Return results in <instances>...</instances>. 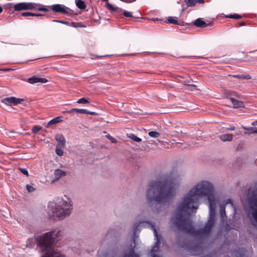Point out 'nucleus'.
Returning a JSON list of instances; mask_svg holds the SVG:
<instances>
[{
    "instance_id": "f257e3e1",
    "label": "nucleus",
    "mask_w": 257,
    "mask_h": 257,
    "mask_svg": "<svg viewBox=\"0 0 257 257\" xmlns=\"http://www.w3.org/2000/svg\"><path fill=\"white\" fill-rule=\"evenodd\" d=\"M209 182L197 183L178 205L171 222L180 231L204 238L209 236L215 224L218 201Z\"/></svg>"
},
{
    "instance_id": "f03ea898",
    "label": "nucleus",
    "mask_w": 257,
    "mask_h": 257,
    "mask_svg": "<svg viewBox=\"0 0 257 257\" xmlns=\"http://www.w3.org/2000/svg\"><path fill=\"white\" fill-rule=\"evenodd\" d=\"M179 179L174 174H166L156 181L150 183L147 199L153 211L159 212L165 204H169L175 195Z\"/></svg>"
},
{
    "instance_id": "7ed1b4c3",
    "label": "nucleus",
    "mask_w": 257,
    "mask_h": 257,
    "mask_svg": "<svg viewBox=\"0 0 257 257\" xmlns=\"http://www.w3.org/2000/svg\"><path fill=\"white\" fill-rule=\"evenodd\" d=\"M61 231H51L37 238H29L26 241V246L29 248H33L36 243L45 253L41 257H64L55 247L56 243L60 238Z\"/></svg>"
},
{
    "instance_id": "20e7f679",
    "label": "nucleus",
    "mask_w": 257,
    "mask_h": 257,
    "mask_svg": "<svg viewBox=\"0 0 257 257\" xmlns=\"http://www.w3.org/2000/svg\"><path fill=\"white\" fill-rule=\"evenodd\" d=\"M64 200L58 198L50 202L48 206V213L51 217L62 219L70 215L72 210V203L70 199Z\"/></svg>"
},
{
    "instance_id": "39448f33",
    "label": "nucleus",
    "mask_w": 257,
    "mask_h": 257,
    "mask_svg": "<svg viewBox=\"0 0 257 257\" xmlns=\"http://www.w3.org/2000/svg\"><path fill=\"white\" fill-rule=\"evenodd\" d=\"M149 228L153 231L155 243L152 246L151 251L149 252L150 257H160L157 255V253L159 252L161 240L162 239L161 235L158 233L157 230L155 227V226L151 222L147 221H141L139 222L136 223L134 225L133 228V237L135 238V236L139 229L138 228L139 227ZM134 242L135 243V238H133Z\"/></svg>"
},
{
    "instance_id": "423d86ee",
    "label": "nucleus",
    "mask_w": 257,
    "mask_h": 257,
    "mask_svg": "<svg viewBox=\"0 0 257 257\" xmlns=\"http://www.w3.org/2000/svg\"><path fill=\"white\" fill-rule=\"evenodd\" d=\"M38 5L33 3L22 2L15 5L14 8L16 11H21L28 10H34Z\"/></svg>"
},
{
    "instance_id": "0eeeda50",
    "label": "nucleus",
    "mask_w": 257,
    "mask_h": 257,
    "mask_svg": "<svg viewBox=\"0 0 257 257\" xmlns=\"http://www.w3.org/2000/svg\"><path fill=\"white\" fill-rule=\"evenodd\" d=\"M229 204L231 207L233 209L234 213H236V207L231 199H227L225 201L224 204H221L220 206V215L221 216L222 220L224 221L227 219V216L225 213V205Z\"/></svg>"
},
{
    "instance_id": "6e6552de",
    "label": "nucleus",
    "mask_w": 257,
    "mask_h": 257,
    "mask_svg": "<svg viewBox=\"0 0 257 257\" xmlns=\"http://www.w3.org/2000/svg\"><path fill=\"white\" fill-rule=\"evenodd\" d=\"M24 100L22 98H17L15 97H6L2 99L1 102L7 105H17L20 104Z\"/></svg>"
},
{
    "instance_id": "1a4fd4ad",
    "label": "nucleus",
    "mask_w": 257,
    "mask_h": 257,
    "mask_svg": "<svg viewBox=\"0 0 257 257\" xmlns=\"http://www.w3.org/2000/svg\"><path fill=\"white\" fill-rule=\"evenodd\" d=\"M52 10L56 13L68 14L69 9L64 5L56 4L52 6Z\"/></svg>"
},
{
    "instance_id": "9d476101",
    "label": "nucleus",
    "mask_w": 257,
    "mask_h": 257,
    "mask_svg": "<svg viewBox=\"0 0 257 257\" xmlns=\"http://www.w3.org/2000/svg\"><path fill=\"white\" fill-rule=\"evenodd\" d=\"M27 81L30 84H35L37 83H45L48 82V80L45 78H40L33 76L28 78Z\"/></svg>"
},
{
    "instance_id": "9b49d317",
    "label": "nucleus",
    "mask_w": 257,
    "mask_h": 257,
    "mask_svg": "<svg viewBox=\"0 0 257 257\" xmlns=\"http://www.w3.org/2000/svg\"><path fill=\"white\" fill-rule=\"evenodd\" d=\"M55 140L58 143L57 146L60 147L64 148L66 145V140L62 134H57L55 136Z\"/></svg>"
},
{
    "instance_id": "f8f14e48",
    "label": "nucleus",
    "mask_w": 257,
    "mask_h": 257,
    "mask_svg": "<svg viewBox=\"0 0 257 257\" xmlns=\"http://www.w3.org/2000/svg\"><path fill=\"white\" fill-rule=\"evenodd\" d=\"M102 2L107 3L105 5L106 8L111 12H115L117 11L118 12H122L123 10L119 8L118 7H114L112 5L108 2V0H101Z\"/></svg>"
},
{
    "instance_id": "ddd939ff",
    "label": "nucleus",
    "mask_w": 257,
    "mask_h": 257,
    "mask_svg": "<svg viewBox=\"0 0 257 257\" xmlns=\"http://www.w3.org/2000/svg\"><path fill=\"white\" fill-rule=\"evenodd\" d=\"M67 112L72 113L74 112H76L77 113H84V114H94L95 112L92 111H89L85 109H79V108H72L69 111H67Z\"/></svg>"
},
{
    "instance_id": "4468645a",
    "label": "nucleus",
    "mask_w": 257,
    "mask_h": 257,
    "mask_svg": "<svg viewBox=\"0 0 257 257\" xmlns=\"http://www.w3.org/2000/svg\"><path fill=\"white\" fill-rule=\"evenodd\" d=\"M55 179L56 180H59L61 178L66 176V173L61 169H57L54 171Z\"/></svg>"
},
{
    "instance_id": "2eb2a0df",
    "label": "nucleus",
    "mask_w": 257,
    "mask_h": 257,
    "mask_svg": "<svg viewBox=\"0 0 257 257\" xmlns=\"http://www.w3.org/2000/svg\"><path fill=\"white\" fill-rule=\"evenodd\" d=\"M230 99L233 105V108H237L244 107V104L242 101L238 100L233 97H230Z\"/></svg>"
},
{
    "instance_id": "dca6fc26",
    "label": "nucleus",
    "mask_w": 257,
    "mask_h": 257,
    "mask_svg": "<svg viewBox=\"0 0 257 257\" xmlns=\"http://www.w3.org/2000/svg\"><path fill=\"white\" fill-rule=\"evenodd\" d=\"M193 23L197 27H205L208 26L201 18L197 19Z\"/></svg>"
},
{
    "instance_id": "f3484780",
    "label": "nucleus",
    "mask_w": 257,
    "mask_h": 257,
    "mask_svg": "<svg viewBox=\"0 0 257 257\" xmlns=\"http://www.w3.org/2000/svg\"><path fill=\"white\" fill-rule=\"evenodd\" d=\"M233 136L231 134H222L219 136V138L222 142H230L232 140Z\"/></svg>"
},
{
    "instance_id": "a211bd4d",
    "label": "nucleus",
    "mask_w": 257,
    "mask_h": 257,
    "mask_svg": "<svg viewBox=\"0 0 257 257\" xmlns=\"http://www.w3.org/2000/svg\"><path fill=\"white\" fill-rule=\"evenodd\" d=\"M62 121L61 117L58 116L52 119H51L50 121H49V122L47 124L46 127H49L50 125L53 124H55L58 122H60Z\"/></svg>"
},
{
    "instance_id": "6ab92c4d",
    "label": "nucleus",
    "mask_w": 257,
    "mask_h": 257,
    "mask_svg": "<svg viewBox=\"0 0 257 257\" xmlns=\"http://www.w3.org/2000/svg\"><path fill=\"white\" fill-rule=\"evenodd\" d=\"M123 257H139L137 253L135 252L134 248H132L128 252H125Z\"/></svg>"
},
{
    "instance_id": "aec40b11",
    "label": "nucleus",
    "mask_w": 257,
    "mask_h": 257,
    "mask_svg": "<svg viewBox=\"0 0 257 257\" xmlns=\"http://www.w3.org/2000/svg\"><path fill=\"white\" fill-rule=\"evenodd\" d=\"M242 127L247 131H250V132H245V134L250 135V134H257V127H246L242 126Z\"/></svg>"
},
{
    "instance_id": "412c9836",
    "label": "nucleus",
    "mask_w": 257,
    "mask_h": 257,
    "mask_svg": "<svg viewBox=\"0 0 257 257\" xmlns=\"http://www.w3.org/2000/svg\"><path fill=\"white\" fill-rule=\"evenodd\" d=\"M76 6L81 10H84L86 8L85 3L82 0H75Z\"/></svg>"
},
{
    "instance_id": "4be33fe9",
    "label": "nucleus",
    "mask_w": 257,
    "mask_h": 257,
    "mask_svg": "<svg viewBox=\"0 0 257 257\" xmlns=\"http://www.w3.org/2000/svg\"><path fill=\"white\" fill-rule=\"evenodd\" d=\"M188 7H194L196 4V0H184Z\"/></svg>"
},
{
    "instance_id": "5701e85b",
    "label": "nucleus",
    "mask_w": 257,
    "mask_h": 257,
    "mask_svg": "<svg viewBox=\"0 0 257 257\" xmlns=\"http://www.w3.org/2000/svg\"><path fill=\"white\" fill-rule=\"evenodd\" d=\"M168 21L169 23L170 24L178 25L177 18L176 17H169L168 18Z\"/></svg>"
},
{
    "instance_id": "b1692460",
    "label": "nucleus",
    "mask_w": 257,
    "mask_h": 257,
    "mask_svg": "<svg viewBox=\"0 0 257 257\" xmlns=\"http://www.w3.org/2000/svg\"><path fill=\"white\" fill-rule=\"evenodd\" d=\"M148 134L150 137L153 138H157L160 136V134L159 133L154 131H151L149 132Z\"/></svg>"
},
{
    "instance_id": "393cba45",
    "label": "nucleus",
    "mask_w": 257,
    "mask_h": 257,
    "mask_svg": "<svg viewBox=\"0 0 257 257\" xmlns=\"http://www.w3.org/2000/svg\"><path fill=\"white\" fill-rule=\"evenodd\" d=\"M129 138L134 141L136 142H140L142 141V139L141 138L138 137L134 134H130V135L129 136Z\"/></svg>"
},
{
    "instance_id": "a878e982",
    "label": "nucleus",
    "mask_w": 257,
    "mask_h": 257,
    "mask_svg": "<svg viewBox=\"0 0 257 257\" xmlns=\"http://www.w3.org/2000/svg\"><path fill=\"white\" fill-rule=\"evenodd\" d=\"M62 147H60L59 146H57L56 148L55 152L56 154L59 156H63L64 154V152L61 149Z\"/></svg>"
},
{
    "instance_id": "bb28decb",
    "label": "nucleus",
    "mask_w": 257,
    "mask_h": 257,
    "mask_svg": "<svg viewBox=\"0 0 257 257\" xmlns=\"http://www.w3.org/2000/svg\"><path fill=\"white\" fill-rule=\"evenodd\" d=\"M42 128V127L39 125H34L32 128V132L33 133L36 134L41 130Z\"/></svg>"
},
{
    "instance_id": "cd10ccee",
    "label": "nucleus",
    "mask_w": 257,
    "mask_h": 257,
    "mask_svg": "<svg viewBox=\"0 0 257 257\" xmlns=\"http://www.w3.org/2000/svg\"><path fill=\"white\" fill-rule=\"evenodd\" d=\"M77 102L79 104H85L89 103V101H88V99L84 97H82L78 99Z\"/></svg>"
},
{
    "instance_id": "c85d7f7f",
    "label": "nucleus",
    "mask_w": 257,
    "mask_h": 257,
    "mask_svg": "<svg viewBox=\"0 0 257 257\" xmlns=\"http://www.w3.org/2000/svg\"><path fill=\"white\" fill-rule=\"evenodd\" d=\"M26 189L28 192L31 193L35 191L36 189L30 184L26 185Z\"/></svg>"
},
{
    "instance_id": "c756f323",
    "label": "nucleus",
    "mask_w": 257,
    "mask_h": 257,
    "mask_svg": "<svg viewBox=\"0 0 257 257\" xmlns=\"http://www.w3.org/2000/svg\"><path fill=\"white\" fill-rule=\"evenodd\" d=\"M227 18H231V19H239L242 18V17L238 14H234L231 15L227 17Z\"/></svg>"
},
{
    "instance_id": "7c9ffc66",
    "label": "nucleus",
    "mask_w": 257,
    "mask_h": 257,
    "mask_svg": "<svg viewBox=\"0 0 257 257\" xmlns=\"http://www.w3.org/2000/svg\"><path fill=\"white\" fill-rule=\"evenodd\" d=\"M34 13L31 12H24L22 13V16L23 17L33 16Z\"/></svg>"
},
{
    "instance_id": "2f4dec72",
    "label": "nucleus",
    "mask_w": 257,
    "mask_h": 257,
    "mask_svg": "<svg viewBox=\"0 0 257 257\" xmlns=\"http://www.w3.org/2000/svg\"><path fill=\"white\" fill-rule=\"evenodd\" d=\"M123 14L124 16L125 17H132V13L131 12H130L126 11H124Z\"/></svg>"
},
{
    "instance_id": "473e14b6",
    "label": "nucleus",
    "mask_w": 257,
    "mask_h": 257,
    "mask_svg": "<svg viewBox=\"0 0 257 257\" xmlns=\"http://www.w3.org/2000/svg\"><path fill=\"white\" fill-rule=\"evenodd\" d=\"M20 170L21 172L23 173L24 175H25L27 176H29V173L26 169L25 168H20Z\"/></svg>"
},
{
    "instance_id": "72a5a7b5",
    "label": "nucleus",
    "mask_w": 257,
    "mask_h": 257,
    "mask_svg": "<svg viewBox=\"0 0 257 257\" xmlns=\"http://www.w3.org/2000/svg\"><path fill=\"white\" fill-rule=\"evenodd\" d=\"M106 137L110 140V141L113 143H115L116 142V140L114 139L113 137H112L110 135H106Z\"/></svg>"
},
{
    "instance_id": "f704fd0d",
    "label": "nucleus",
    "mask_w": 257,
    "mask_h": 257,
    "mask_svg": "<svg viewBox=\"0 0 257 257\" xmlns=\"http://www.w3.org/2000/svg\"><path fill=\"white\" fill-rule=\"evenodd\" d=\"M53 22H56V23H61V24H66V25H68L69 24V23L67 21H61V20H53Z\"/></svg>"
},
{
    "instance_id": "c9c22d12",
    "label": "nucleus",
    "mask_w": 257,
    "mask_h": 257,
    "mask_svg": "<svg viewBox=\"0 0 257 257\" xmlns=\"http://www.w3.org/2000/svg\"><path fill=\"white\" fill-rule=\"evenodd\" d=\"M232 76L234 78H246V77L243 75H234Z\"/></svg>"
},
{
    "instance_id": "e433bc0d",
    "label": "nucleus",
    "mask_w": 257,
    "mask_h": 257,
    "mask_svg": "<svg viewBox=\"0 0 257 257\" xmlns=\"http://www.w3.org/2000/svg\"><path fill=\"white\" fill-rule=\"evenodd\" d=\"M235 129V127L234 126H231V127H226L225 128V130L226 131H234Z\"/></svg>"
},
{
    "instance_id": "4c0bfd02",
    "label": "nucleus",
    "mask_w": 257,
    "mask_h": 257,
    "mask_svg": "<svg viewBox=\"0 0 257 257\" xmlns=\"http://www.w3.org/2000/svg\"><path fill=\"white\" fill-rule=\"evenodd\" d=\"M38 11H44V12H47L48 11V9L45 8H39L38 9Z\"/></svg>"
},
{
    "instance_id": "58836bf2",
    "label": "nucleus",
    "mask_w": 257,
    "mask_h": 257,
    "mask_svg": "<svg viewBox=\"0 0 257 257\" xmlns=\"http://www.w3.org/2000/svg\"><path fill=\"white\" fill-rule=\"evenodd\" d=\"M121 1L123 2H124L128 3H133L134 1H135V0H121Z\"/></svg>"
},
{
    "instance_id": "ea45409f",
    "label": "nucleus",
    "mask_w": 257,
    "mask_h": 257,
    "mask_svg": "<svg viewBox=\"0 0 257 257\" xmlns=\"http://www.w3.org/2000/svg\"><path fill=\"white\" fill-rule=\"evenodd\" d=\"M240 252L242 253L243 255H244L245 254V250L243 248L240 249Z\"/></svg>"
},
{
    "instance_id": "a19ab883",
    "label": "nucleus",
    "mask_w": 257,
    "mask_h": 257,
    "mask_svg": "<svg viewBox=\"0 0 257 257\" xmlns=\"http://www.w3.org/2000/svg\"><path fill=\"white\" fill-rule=\"evenodd\" d=\"M197 3H199L200 4H204V0H196V4Z\"/></svg>"
},
{
    "instance_id": "79ce46f5",
    "label": "nucleus",
    "mask_w": 257,
    "mask_h": 257,
    "mask_svg": "<svg viewBox=\"0 0 257 257\" xmlns=\"http://www.w3.org/2000/svg\"><path fill=\"white\" fill-rule=\"evenodd\" d=\"M43 15L42 14H35L34 13V15L33 16H36V17H40V16H42Z\"/></svg>"
},
{
    "instance_id": "37998d69",
    "label": "nucleus",
    "mask_w": 257,
    "mask_h": 257,
    "mask_svg": "<svg viewBox=\"0 0 257 257\" xmlns=\"http://www.w3.org/2000/svg\"><path fill=\"white\" fill-rule=\"evenodd\" d=\"M251 125H257V120L256 121H253L251 123Z\"/></svg>"
},
{
    "instance_id": "c03bdc74",
    "label": "nucleus",
    "mask_w": 257,
    "mask_h": 257,
    "mask_svg": "<svg viewBox=\"0 0 257 257\" xmlns=\"http://www.w3.org/2000/svg\"><path fill=\"white\" fill-rule=\"evenodd\" d=\"M3 8L0 6V13L3 12Z\"/></svg>"
},
{
    "instance_id": "a18cd8bd",
    "label": "nucleus",
    "mask_w": 257,
    "mask_h": 257,
    "mask_svg": "<svg viewBox=\"0 0 257 257\" xmlns=\"http://www.w3.org/2000/svg\"><path fill=\"white\" fill-rule=\"evenodd\" d=\"M239 134V132H237V133H236V135H238Z\"/></svg>"
},
{
    "instance_id": "49530a36",
    "label": "nucleus",
    "mask_w": 257,
    "mask_h": 257,
    "mask_svg": "<svg viewBox=\"0 0 257 257\" xmlns=\"http://www.w3.org/2000/svg\"><path fill=\"white\" fill-rule=\"evenodd\" d=\"M256 163H257V160H256Z\"/></svg>"
}]
</instances>
